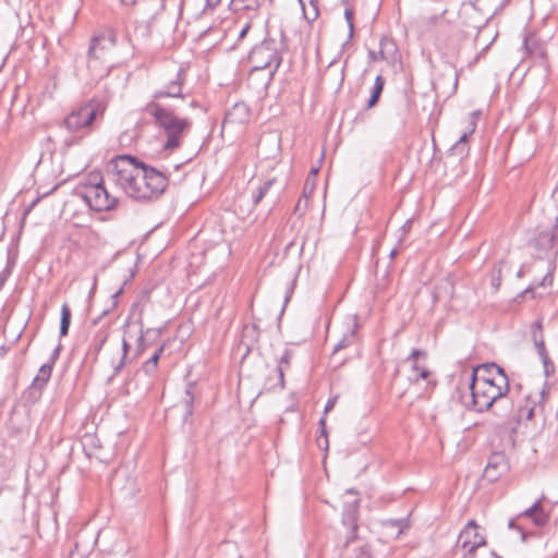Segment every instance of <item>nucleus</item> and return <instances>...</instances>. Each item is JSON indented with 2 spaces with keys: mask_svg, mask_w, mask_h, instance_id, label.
Wrapping results in <instances>:
<instances>
[{
  "mask_svg": "<svg viewBox=\"0 0 558 558\" xmlns=\"http://www.w3.org/2000/svg\"><path fill=\"white\" fill-rule=\"evenodd\" d=\"M397 255V250L393 248L391 252H390V257L393 258L395 256Z\"/></svg>",
  "mask_w": 558,
  "mask_h": 558,
  "instance_id": "obj_47",
  "label": "nucleus"
},
{
  "mask_svg": "<svg viewBox=\"0 0 558 558\" xmlns=\"http://www.w3.org/2000/svg\"><path fill=\"white\" fill-rule=\"evenodd\" d=\"M71 324V310L66 303L61 306L60 336L64 337L69 332Z\"/></svg>",
  "mask_w": 558,
  "mask_h": 558,
  "instance_id": "obj_25",
  "label": "nucleus"
},
{
  "mask_svg": "<svg viewBox=\"0 0 558 558\" xmlns=\"http://www.w3.org/2000/svg\"><path fill=\"white\" fill-rule=\"evenodd\" d=\"M129 352V343L122 339L121 343H110L107 349V361L112 367V374L109 379L118 376L126 364V356Z\"/></svg>",
  "mask_w": 558,
  "mask_h": 558,
  "instance_id": "obj_12",
  "label": "nucleus"
},
{
  "mask_svg": "<svg viewBox=\"0 0 558 558\" xmlns=\"http://www.w3.org/2000/svg\"><path fill=\"white\" fill-rule=\"evenodd\" d=\"M142 368L146 375H153L156 372L157 366L149 361H146Z\"/></svg>",
  "mask_w": 558,
  "mask_h": 558,
  "instance_id": "obj_35",
  "label": "nucleus"
},
{
  "mask_svg": "<svg viewBox=\"0 0 558 558\" xmlns=\"http://www.w3.org/2000/svg\"><path fill=\"white\" fill-rule=\"evenodd\" d=\"M314 187H315V179H312L311 177H308L306 179V182H305V185L303 189L304 196L312 194L314 191Z\"/></svg>",
  "mask_w": 558,
  "mask_h": 558,
  "instance_id": "obj_30",
  "label": "nucleus"
},
{
  "mask_svg": "<svg viewBox=\"0 0 558 558\" xmlns=\"http://www.w3.org/2000/svg\"><path fill=\"white\" fill-rule=\"evenodd\" d=\"M108 175L125 194L138 201L159 196L168 180L155 168L146 167L130 155H119L111 159Z\"/></svg>",
  "mask_w": 558,
  "mask_h": 558,
  "instance_id": "obj_2",
  "label": "nucleus"
},
{
  "mask_svg": "<svg viewBox=\"0 0 558 558\" xmlns=\"http://www.w3.org/2000/svg\"><path fill=\"white\" fill-rule=\"evenodd\" d=\"M143 341H144V337H143V335H141V336L138 337V342L141 343V342H143Z\"/></svg>",
  "mask_w": 558,
  "mask_h": 558,
  "instance_id": "obj_51",
  "label": "nucleus"
},
{
  "mask_svg": "<svg viewBox=\"0 0 558 558\" xmlns=\"http://www.w3.org/2000/svg\"><path fill=\"white\" fill-rule=\"evenodd\" d=\"M317 173H318V168H312L308 177L314 179Z\"/></svg>",
  "mask_w": 558,
  "mask_h": 558,
  "instance_id": "obj_43",
  "label": "nucleus"
},
{
  "mask_svg": "<svg viewBox=\"0 0 558 558\" xmlns=\"http://www.w3.org/2000/svg\"><path fill=\"white\" fill-rule=\"evenodd\" d=\"M553 283V275L551 272H547L543 279L537 283L539 287H547Z\"/></svg>",
  "mask_w": 558,
  "mask_h": 558,
  "instance_id": "obj_36",
  "label": "nucleus"
},
{
  "mask_svg": "<svg viewBox=\"0 0 558 558\" xmlns=\"http://www.w3.org/2000/svg\"><path fill=\"white\" fill-rule=\"evenodd\" d=\"M163 349H165L163 345L159 347L147 361H149L150 363H153L157 366L160 355L163 352Z\"/></svg>",
  "mask_w": 558,
  "mask_h": 558,
  "instance_id": "obj_33",
  "label": "nucleus"
},
{
  "mask_svg": "<svg viewBox=\"0 0 558 558\" xmlns=\"http://www.w3.org/2000/svg\"><path fill=\"white\" fill-rule=\"evenodd\" d=\"M384 85H385V80L383 78L381 75H377L375 78L373 89H372V95H371L369 99L367 100V108H372L378 101L380 94L384 89Z\"/></svg>",
  "mask_w": 558,
  "mask_h": 558,
  "instance_id": "obj_23",
  "label": "nucleus"
},
{
  "mask_svg": "<svg viewBox=\"0 0 558 558\" xmlns=\"http://www.w3.org/2000/svg\"><path fill=\"white\" fill-rule=\"evenodd\" d=\"M476 129V112L470 114L468 121V131H465L454 145L450 148V155L457 156L459 159L464 158L469 153L468 138Z\"/></svg>",
  "mask_w": 558,
  "mask_h": 558,
  "instance_id": "obj_16",
  "label": "nucleus"
},
{
  "mask_svg": "<svg viewBox=\"0 0 558 558\" xmlns=\"http://www.w3.org/2000/svg\"><path fill=\"white\" fill-rule=\"evenodd\" d=\"M368 56H369V59H371L372 61H379V60H380V58H379V51H378V52H376V51H372V50H371V51L368 52Z\"/></svg>",
  "mask_w": 558,
  "mask_h": 558,
  "instance_id": "obj_41",
  "label": "nucleus"
},
{
  "mask_svg": "<svg viewBox=\"0 0 558 558\" xmlns=\"http://www.w3.org/2000/svg\"><path fill=\"white\" fill-rule=\"evenodd\" d=\"M193 402H194V396L192 395L191 388H187L185 390V398L182 401V404L184 407V413L183 418L186 421L189 417L193 415Z\"/></svg>",
  "mask_w": 558,
  "mask_h": 558,
  "instance_id": "obj_27",
  "label": "nucleus"
},
{
  "mask_svg": "<svg viewBox=\"0 0 558 558\" xmlns=\"http://www.w3.org/2000/svg\"><path fill=\"white\" fill-rule=\"evenodd\" d=\"M77 194L96 211L111 210L118 202L105 187L101 172L96 170L81 181Z\"/></svg>",
  "mask_w": 558,
  "mask_h": 558,
  "instance_id": "obj_5",
  "label": "nucleus"
},
{
  "mask_svg": "<svg viewBox=\"0 0 558 558\" xmlns=\"http://www.w3.org/2000/svg\"><path fill=\"white\" fill-rule=\"evenodd\" d=\"M104 111L105 108L98 100H89L72 110L63 120V125L69 132L88 134L93 123L104 116Z\"/></svg>",
  "mask_w": 558,
  "mask_h": 558,
  "instance_id": "obj_6",
  "label": "nucleus"
},
{
  "mask_svg": "<svg viewBox=\"0 0 558 558\" xmlns=\"http://www.w3.org/2000/svg\"><path fill=\"white\" fill-rule=\"evenodd\" d=\"M398 49L395 41L389 37H381L379 41V58L385 61H393Z\"/></svg>",
  "mask_w": 558,
  "mask_h": 558,
  "instance_id": "obj_21",
  "label": "nucleus"
},
{
  "mask_svg": "<svg viewBox=\"0 0 558 558\" xmlns=\"http://www.w3.org/2000/svg\"><path fill=\"white\" fill-rule=\"evenodd\" d=\"M319 425H320L322 435H326V418L325 417L320 418Z\"/></svg>",
  "mask_w": 558,
  "mask_h": 558,
  "instance_id": "obj_42",
  "label": "nucleus"
},
{
  "mask_svg": "<svg viewBox=\"0 0 558 558\" xmlns=\"http://www.w3.org/2000/svg\"><path fill=\"white\" fill-rule=\"evenodd\" d=\"M114 46L116 37L111 32L93 37L88 49L87 66L95 78L109 74L114 64Z\"/></svg>",
  "mask_w": 558,
  "mask_h": 558,
  "instance_id": "obj_4",
  "label": "nucleus"
},
{
  "mask_svg": "<svg viewBox=\"0 0 558 558\" xmlns=\"http://www.w3.org/2000/svg\"><path fill=\"white\" fill-rule=\"evenodd\" d=\"M407 362L411 366L410 379L418 381L420 379H428L430 372L426 367V353L418 349H413L408 356Z\"/></svg>",
  "mask_w": 558,
  "mask_h": 558,
  "instance_id": "obj_15",
  "label": "nucleus"
},
{
  "mask_svg": "<svg viewBox=\"0 0 558 558\" xmlns=\"http://www.w3.org/2000/svg\"><path fill=\"white\" fill-rule=\"evenodd\" d=\"M469 388L472 404L478 412L487 411L494 404L497 408H507L511 403L510 412L499 423L500 428L511 432H515L522 422L533 418L536 405L545 395L544 390L534 395L523 392L521 385L511 388L504 368L496 363L473 368Z\"/></svg>",
  "mask_w": 558,
  "mask_h": 558,
  "instance_id": "obj_1",
  "label": "nucleus"
},
{
  "mask_svg": "<svg viewBox=\"0 0 558 558\" xmlns=\"http://www.w3.org/2000/svg\"><path fill=\"white\" fill-rule=\"evenodd\" d=\"M107 340L106 332H98L95 337V351L98 353Z\"/></svg>",
  "mask_w": 558,
  "mask_h": 558,
  "instance_id": "obj_29",
  "label": "nucleus"
},
{
  "mask_svg": "<svg viewBox=\"0 0 558 558\" xmlns=\"http://www.w3.org/2000/svg\"><path fill=\"white\" fill-rule=\"evenodd\" d=\"M190 106H191V107H196V106H197V102H196L195 100H191Z\"/></svg>",
  "mask_w": 558,
  "mask_h": 558,
  "instance_id": "obj_50",
  "label": "nucleus"
},
{
  "mask_svg": "<svg viewBox=\"0 0 558 558\" xmlns=\"http://www.w3.org/2000/svg\"><path fill=\"white\" fill-rule=\"evenodd\" d=\"M517 276H518L519 278H521V277L523 276V269H522V268L518 271Z\"/></svg>",
  "mask_w": 558,
  "mask_h": 558,
  "instance_id": "obj_49",
  "label": "nucleus"
},
{
  "mask_svg": "<svg viewBox=\"0 0 558 558\" xmlns=\"http://www.w3.org/2000/svg\"><path fill=\"white\" fill-rule=\"evenodd\" d=\"M186 73L183 69H179L174 78L170 80L163 87L154 92L150 101H160L165 98H180L184 99L183 86L185 84Z\"/></svg>",
  "mask_w": 558,
  "mask_h": 558,
  "instance_id": "obj_11",
  "label": "nucleus"
},
{
  "mask_svg": "<svg viewBox=\"0 0 558 558\" xmlns=\"http://www.w3.org/2000/svg\"><path fill=\"white\" fill-rule=\"evenodd\" d=\"M4 281H5V277H1L0 278V289L2 288V286L4 284Z\"/></svg>",
  "mask_w": 558,
  "mask_h": 558,
  "instance_id": "obj_48",
  "label": "nucleus"
},
{
  "mask_svg": "<svg viewBox=\"0 0 558 558\" xmlns=\"http://www.w3.org/2000/svg\"><path fill=\"white\" fill-rule=\"evenodd\" d=\"M251 25H252L251 20L245 22L244 26L242 27V29L240 32V37H244L245 36V34L250 29Z\"/></svg>",
  "mask_w": 558,
  "mask_h": 558,
  "instance_id": "obj_40",
  "label": "nucleus"
},
{
  "mask_svg": "<svg viewBox=\"0 0 558 558\" xmlns=\"http://www.w3.org/2000/svg\"><path fill=\"white\" fill-rule=\"evenodd\" d=\"M250 63L253 70H264L274 65V70L279 66L280 58L277 50L269 41H263L255 46L250 56Z\"/></svg>",
  "mask_w": 558,
  "mask_h": 558,
  "instance_id": "obj_8",
  "label": "nucleus"
},
{
  "mask_svg": "<svg viewBox=\"0 0 558 558\" xmlns=\"http://www.w3.org/2000/svg\"><path fill=\"white\" fill-rule=\"evenodd\" d=\"M144 110L166 134L167 140L163 144V148L173 150L180 147L183 138L192 129V120L179 117L173 108L160 101L147 102Z\"/></svg>",
  "mask_w": 558,
  "mask_h": 558,
  "instance_id": "obj_3",
  "label": "nucleus"
},
{
  "mask_svg": "<svg viewBox=\"0 0 558 558\" xmlns=\"http://www.w3.org/2000/svg\"><path fill=\"white\" fill-rule=\"evenodd\" d=\"M538 56H539V58L544 59L546 57V53H545V51L543 49H541L538 51Z\"/></svg>",
  "mask_w": 558,
  "mask_h": 558,
  "instance_id": "obj_45",
  "label": "nucleus"
},
{
  "mask_svg": "<svg viewBox=\"0 0 558 558\" xmlns=\"http://www.w3.org/2000/svg\"><path fill=\"white\" fill-rule=\"evenodd\" d=\"M538 257H548L558 253V217L555 225L548 228H537L535 236L530 241Z\"/></svg>",
  "mask_w": 558,
  "mask_h": 558,
  "instance_id": "obj_7",
  "label": "nucleus"
},
{
  "mask_svg": "<svg viewBox=\"0 0 558 558\" xmlns=\"http://www.w3.org/2000/svg\"><path fill=\"white\" fill-rule=\"evenodd\" d=\"M53 366L51 363H45L40 366L37 375L32 381V387L43 389L49 381L52 374Z\"/></svg>",
  "mask_w": 558,
  "mask_h": 558,
  "instance_id": "obj_22",
  "label": "nucleus"
},
{
  "mask_svg": "<svg viewBox=\"0 0 558 558\" xmlns=\"http://www.w3.org/2000/svg\"><path fill=\"white\" fill-rule=\"evenodd\" d=\"M291 357L292 354L289 351H286L279 360L276 371L278 373L280 388L284 387V369L289 367Z\"/></svg>",
  "mask_w": 558,
  "mask_h": 558,
  "instance_id": "obj_24",
  "label": "nucleus"
},
{
  "mask_svg": "<svg viewBox=\"0 0 558 558\" xmlns=\"http://www.w3.org/2000/svg\"><path fill=\"white\" fill-rule=\"evenodd\" d=\"M383 525L396 530V536L398 537L405 529L409 527V522L407 519H389L384 521Z\"/></svg>",
  "mask_w": 558,
  "mask_h": 558,
  "instance_id": "obj_26",
  "label": "nucleus"
},
{
  "mask_svg": "<svg viewBox=\"0 0 558 558\" xmlns=\"http://www.w3.org/2000/svg\"><path fill=\"white\" fill-rule=\"evenodd\" d=\"M532 289H533V287H529V288L524 291V293H529Z\"/></svg>",
  "mask_w": 558,
  "mask_h": 558,
  "instance_id": "obj_52",
  "label": "nucleus"
},
{
  "mask_svg": "<svg viewBox=\"0 0 558 558\" xmlns=\"http://www.w3.org/2000/svg\"><path fill=\"white\" fill-rule=\"evenodd\" d=\"M275 182H276V179H269L258 187L257 194L254 195V197H253V202L255 205H257L258 203L262 202V199L266 196L269 189L274 185Z\"/></svg>",
  "mask_w": 558,
  "mask_h": 558,
  "instance_id": "obj_28",
  "label": "nucleus"
},
{
  "mask_svg": "<svg viewBox=\"0 0 558 558\" xmlns=\"http://www.w3.org/2000/svg\"><path fill=\"white\" fill-rule=\"evenodd\" d=\"M544 498L545 497L542 496L521 514L522 517L531 519L536 526H544L549 520V514L542 507Z\"/></svg>",
  "mask_w": 558,
  "mask_h": 558,
  "instance_id": "obj_18",
  "label": "nucleus"
},
{
  "mask_svg": "<svg viewBox=\"0 0 558 558\" xmlns=\"http://www.w3.org/2000/svg\"><path fill=\"white\" fill-rule=\"evenodd\" d=\"M354 558H372V556H371L369 549L367 547L363 546V547H360L355 551Z\"/></svg>",
  "mask_w": 558,
  "mask_h": 558,
  "instance_id": "obj_34",
  "label": "nucleus"
},
{
  "mask_svg": "<svg viewBox=\"0 0 558 558\" xmlns=\"http://www.w3.org/2000/svg\"><path fill=\"white\" fill-rule=\"evenodd\" d=\"M525 44H526V48L530 50L529 40H525Z\"/></svg>",
  "mask_w": 558,
  "mask_h": 558,
  "instance_id": "obj_54",
  "label": "nucleus"
},
{
  "mask_svg": "<svg viewBox=\"0 0 558 558\" xmlns=\"http://www.w3.org/2000/svg\"><path fill=\"white\" fill-rule=\"evenodd\" d=\"M509 526H510V527H514V522H513V521H510V522H509Z\"/></svg>",
  "mask_w": 558,
  "mask_h": 558,
  "instance_id": "obj_53",
  "label": "nucleus"
},
{
  "mask_svg": "<svg viewBox=\"0 0 558 558\" xmlns=\"http://www.w3.org/2000/svg\"><path fill=\"white\" fill-rule=\"evenodd\" d=\"M531 336L534 342L536 352L543 363L544 375L546 378L555 374V364L550 360L548 352L545 347V340L543 335V325L541 320H536L531 325Z\"/></svg>",
  "mask_w": 558,
  "mask_h": 558,
  "instance_id": "obj_9",
  "label": "nucleus"
},
{
  "mask_svg": "<svg viewBox=\"0 0 558 558\" xmlns=\"http://www.w3.org/2000/svg\"><path fill=\"white\" fill-rule=\"evenodd\" d=\"M342 523L349 529L347 544L356 537L357 533V505H350L343 512Z\"/></svg>",
  "mask_w": 558,
  "mask_h": 558,
  "instance_id": "obj_19",
  "label": "nucleus"
},
{
  "mask_svg": "<svg viewBox=\"0 0 558 558\" xmlns=\"http://www.w3.org/2000/svg\"><path fill=\"white\" fill-rule=\"evenodd\" d=\"M502 265H504V262H500V263H499V266H498V268H497L498 277H497V278L493 277V284H494L496 288H498V287H499V284H500V272H501V266H502Z\"/></svg>",
  "mask_w": 558,
  "mask_h": 558,
  "instance_id": "obj_39",
  "label": "nucleus"
},
{
  "mask_svg": "<svg viewBox=\"0 0 558 558\" xmlns=\"http://www.w3.org/2000/svg\"><path fill=\"white\" fill-rule=\"evenodd\" d=\"M458 544L465 551V556L473 555L478 547L486 545L485 537L478 533V525L474 520H470L460 532Z\"/></svg>",
  "mask_w": 558,
  "mask_h": 558,
  "instance_id": "obj_10",
  "label": "nucleus"
},
{
  "mask_svg": "<svg viewBox=\"0 0 558 558\" xmlns=\"http://www.w3.org/2000/svg\"><path fill=\"white\" fill-rule=\"evenodd\" d=\"M62 345L59 343L52 351L50 359L47 363H51L52 366H54L56 361L59 359L60 352H61Z\"/></svg>",
  "mask_w": 558,
  "mask_h": 558,
  "instance_id": "obj_32",
  "label": "nucleus"
},
{
  "mask_svg": "<svg viewBox=\"0 0 558 558\" xmlns=\"http://www.w3.org/2000/svg\"><path fill=\"white\" fill-rule=\"evenodd\" d=\"M5 349L3 347H0V357L4 356Z\"/></svg>",
  "mask_w": 558,
  "mask_h": 558,
  "instance_id": "obj_46",
  "label": "nucleus"
},
{
  "mask_svg": "<svg viewBox=\"0 0 558 558\" xmlns=\"http://www.w3.org/2000/svg\"><path fill=\"white\" fill-rule=\"evenodd\" d=\"M509 470V463L502 452H494L488 458L484 470V477L489 482H495L505 475Z\"/></svg>",
  "mask_w": 558,
  "mask_h": 558,
  "instance_id": "obj_14",
  "label": "nucleus"
},
{
  "mask_svg": "<svg viewBox=\"0 0 558 558\" xmlns=\"http://www.w3.org/2000/svg\"><path fill=\"white\" fill-rule=\"evenodd\" d=\"M125 5H134L137 0H121Z\"/></svg>",
  "mask_w": 558,
  "mask_h": 558,
  "instance_id": "obj_44",
  "label": "nucleus"
},
{
  "mask_svg": "<svg viewBox=\"0 0 558 558\" xmlns=\"http://www.w3.org/2000/svg\"><path fill=\"white\" fill-rule=\"evenodd\" d=\"M251 111L248 106L239 101L235 102L227 112L222 122V130H233L236 126H243L250 121Z\"/></svg>",
  "mask_w": 558,
  "mask_h": 558,
  "instance_id": "obj_13",
  "label": "nucleus"
},
{
  "mask_svg": "<svg viewBox=\"0 0 558 558\" xmlns=\"http://www.w3.org/2000/svg\"><path fill=\"white\" fill-rule=\"evenodd\" d=\"M337 402V397L329 398L325 405V414L333 409Z\"/></svg>",
  "mask_w": 558,
  "mask_h": 558,
  "instance_id": "obj_37",
  "label": "nucleus"
},
{
  "mask_svg": "<svg viewBox=\"0 0 558 558\" xmlns=\"http://www.w3.org/2000/svg\"><path fill=\"white\" fill-rule=\"evenodd\" d=\"M344 16L349 25L350 34H353L354 25H353V12L351 9H345Z\"/></svg>",
  "mask_w": 558,
  "mask_h": 558,
  "instance_id": "obj_31",
  "label": "nucleus"
},
{
  "mask_svg": "<svg viewBox=\"0 0 558 558\" xmlns=\"http://www.w3.org/2000/svg\"><path fill=\"white\" fill-rule=\"evenodd\" d=\"M222 0H205L206 9L215 10L218 5H220Z\"/></svg>",
  "mask_w": 558,
  "mask_h": 558,
  "instance_id": "obj_38",
  "label": "nucleus"
},
{
  "mask_svg": "<svg viewBox=\"0 0 558 558\" xmlns=\"http://www.w3.org/2000/svg\"><path fill=\"white\" fill-rule=\"evenodd\" d=\"M259 7V0H230V8L235 12L247 13L250 20L257 15Z\"/></svg>",
  "mask_w": 558,
  "mask_h": 558,
  "instance_id": "obj_20",
  "label": "nucleus"
},
{
  "mask_svg": "<svg viewBox=\"0 0 558 558\" xmlns=\"http://www.w3.org/2000/svg\"><path fill=\"white\" fill-rule=\"evenodd\" d=\"M357 322L355 317H348L345 322V329L342 332L341 339L333 347L332 353L350 347L354 343L356 338Z\"/></svg>",
  "mask_w": 558,
  "mask_h": 558,
  "instance_id": "obj_17",
  "label": "nucleus"
}]
</instances>
